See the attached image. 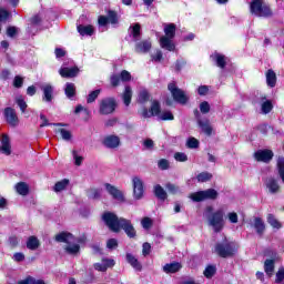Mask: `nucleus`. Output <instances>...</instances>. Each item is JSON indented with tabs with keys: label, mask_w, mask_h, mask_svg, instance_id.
<instances>
[{
	"label": "nucleus",
	"mask_w": 284,
	"mask_h": 284,
	"mask_svg": "<svg viewBox=\"0 0 284 284\" xmlns=\"http://www.w3.org/2000/svg\"><path fill=\"white\" fill-rule=\"evenodd\" d=\"M102 219L111 232H121V230H123L129 239L136 236V230H134L132 221L123 217L119 219V216L112 212L104 213Z\"/></svg>",
	"instance_id": "nucleus-1"
},
{
	"label": "nucleus",
	"mask_w": 284,
	"mask_h": 284,
	"mask_svg": "<svg viewBox=\"0 0 284 284\" xmlns=\"http://www.w3.org/2000/svg\"><path fill=\"white\" fill-rule=\"evenodd\" d=\"M204 216L211 227H213L214 232H221L225 226V221L223 217L225 216V210L219 209L214 212V207L206 206L204 210Z\"/></svg>",
	"instance_id": "nucleus-2"
},
{
	"label": "nucleus",
	"mask_w": 284,
	"mask_h": 284,
	"mask_svg": "<svg viewBox=\"0 0 284 284\" xmlns=\"http://www.w3.org/2000/svg\"><path fill=\"white\" fill-rule=\"evenodd\" d=\"M55 241L58 243H67V245L64 246V252L71 255L79 254V251L81 250L79 243H83V240L75 239L74 235L69 232H62L57 234Z\"/></svg>",
	"instance_id": "nucleus-3"
},
{
	"label": "nucleus",
	"mask_w": 284,
	"mask_h": 284,
	"mask_svg": "<svg viewBox=\"0 0 284 284\" xmlns=\"http://www.w3.org/2000/svg\"><path fill=\"white\" fill-rule=\"evenodd\" d=\"M176 36V26L174 23L164 24V36L160 38V45L163 50L174 52V37Z\"/></svg>",
	"instance_id": "nucleus-4"
},
{
	"label": "nucleus",
	"mask_w": 284,
	"mask_h": 284,
	"mask_svg": "<svg viewBox=\"0 0 284 284\" xmlns=\"http://www.w3.org/2000/svg\"><path fill=\"white\" fill-rule=\"evenodd\" d=\"M215 252L222 258H227L229 256H234L236 252H239V244L225 240L224 242L216 244Z\"/></svg>",
	"instance_id": "nucleus-5"
},
{
	"label": "nucleus",
	"mask_w": 284,
	"mask_h": 284,
	"mask_svg": "<svg viewBox=\"0 0 284 284\" xmlns=\"http://www.w3.org/2000/svg\"><path fill=\"white\" fill-rule=\"evenodd\" d=\"M250 12L254 17H272V9L263 3V0H252L250 3Z\"/></svg>",
	"instance_id": "nucleus-6"
},
{
	"label": "nucleus",
	"mask_w": 284,
	"mask_h": 284,
	"mask_svg": "<svg viewBox=\"0 0 284 284\" xmlns=\"http://www.w3.org/2000/svg\"><path fill=\"white\" fill-rule=\"evenodd\" d=\"M219 197V192L214 189H207L205 191H199L191 193L189 199H192L194 203H201V201H215Z\"/></svg>",
	"instance_id": "nucleus-7"
},
{
	"label": "nucleus",
	"mask_w": 284,
	"mask_h": 284,
	"mask_svg": "<svg viewBox=\"0 0 284 284\" xmlns=\"http://www.w3.org/2000/svg\"><path fill=\"white\" fill-rule=\"evenodd\" d=\"M168 89L171 92L174 101H176V103H181V105H185V103H187L190 97H187L185 91L179 89L176 87V83L174 82L169 83Z\"/></svg>",
	"instance_id": "nucleus-8"
},
{
	"label": "nucleus",
	"mask_w": 284,
	"mask_h": 284,
	"mask_svg": "<svg viewBox=\"0 0 284 284\" xmlns=\"http://www.w3.org/2000/svg\"><path fill=\"white\" fill-rule=\"evenodd\" d=\"M116 110V100L105 98L100 101V114H112Z\"/></svg>",
	"instance_id": "nucleus-9"
},
{
	"label": "nucleus",
	"mask_w": 284,
	"mask_h": 284,
	"mask_svg": "<svg viewBox=\"0 0 284 284\" xmlns=\"http://www.w3.org/2000/svg\"><path fill=\"white\" fill-rule=\"evenodd\" d=\"M132 185H133V197L135 201H141L143 199V194L145 193V189L143 186V180L139 176H134L132 179Z\"/></svg>",
	"instance_id": "nucleus-10"
},
{
	"label": "nucleus",
	"mask_w": 284,
	"mask_h": 284,
	"mask_svg": "<svg viewBox=\"0 0 284 284\" xmlns=\"http://www.w3.org/2000/svg\"><path fill=\"white\" fill-rule=\"evenodd\" d=\"M104 186L108 194H110V196H112L114 201H118L119 203H125V195H123L121 190H119L116 186L109 183L104 184Z\"/></svg>",
	"instance_id": "nucleus-11"
},
{
	"label": "nucleus",
	"mask_w": 284,
	"mask_h": 284,
	"mask_svg": "<svg viewBox=\"0 0 284 284\" xmlns=\"http://www.w3.org/2000/svg\"><path fill=\"white\" fill-rule=\"evenodd\" d=\"M55 134H59L62 141H72V132L65 129L63 123H53Z\"/></svg>",
	"instance_id": "nucleus-12"
},
{
	"label": "nucleus",
	"mask_w": 284,
	"mask_h": 284,
	"mask_svg": "<svg viewBox=\"0 0 284 284\" xmlns=\"http://www.w3.org/2000/svg\"><path fill=\"white\" fill-rule=\"evenodd\" d=\"M254 159L262 163H270L274 159V152L270 149L258 150L254 153Z\"/></svg>",
	"instance_id": "nucleus-13"
},
{
	"label": "nucleus",
	"mask_w": 284,
	"mask_h": 284,
	"mask_svg": "<svg viewBox=\"0 0 284 284\" xmlns=\"http://www.w3.org/2000/svg\"><path fill=\"white\" fill-rule=\"evenodd\" d=\"M257 103L261 105V110L263 114H270L274 108L271 100H267V95L261 94L257 98Z\"/></svg>",
	"instance_id": "nucleus-14"
},
{
	"label": "nucleus",
	"mask_w": 284,
	"mask_h": 284,
	"mask_svg": "<svg viewBox=\"0 0 284 284\" xmlns=\"http://www.w3.org/2000/svg\"><path fill=\"white\" fill-rule=\"evenodd\" d=\"M102 143L104 148H108L109 150H116V148L121 145V138L118 135H106Z\"/></svg>",
	"instance_id": "nucleus-15"
},
{
	"label": "nucleus",
	"mask_w": 284,
	"mask_h": 284,
	"mask_svg": "<svg viewBox=\"0 0 284 284\" xmlns=\"http://www.w3.org/2000/svg\"><path fill=\"white\" fill-rule=\"evenodd\" d=\"M161 114V104H159V102L153 101L151 104V109L150 111H148V109H144L142 111V116H144V119H150V116H160Z\"/></svg>",
	"instance_id": "nucleus-16"
},
{
	"label": "nucleus",
	"mask_w": 284,
	"mask_h": 284,
	"mask_svg": "<svg viewBox=\"0 0 284 284\" xmlns=\"http://www.w3.org/2000/svg\"><path fill=\"white\" fill-rule=\"evenodd\" d=\"M197 125L201 132H203V134H205L206 136H212V132H214V128H212V123H210V120L197 118Z\"/></svg>",
	"instance_id": "nucleus-17"
},
{
	"label": "nucleus",
	"mask_w": 284,
	"mask_h": 284,
	"mask_svg": "<svg viewBox=\"0 0 284 284\" xmlns=\"http://www.w3.org/2000/svg\"><path fill=\"white\" fill-rule=\"evenodd\" d=\"M4 118L9 125H12L13 128L19 125V116H17V112L14 111V109L7 108L4 110Z\"/></svg>",
	"instance_id": "nucleus-18"
},
{
	"label": "nucleus",
	"mask_w": 284,
	"mask_h": 284,
	"mask_svg": "<svg viewBox=\"0 0 284 284\" xmlns=\"http://www.w3.org/2000/svg\"><path fill=\"white\" fill-rule=\"evenodd\" d=\"M114 265H116V262H114V260L102 258L101 263H95L93 267L98 272H108V270H110V267H114Z\"/></svg>",
	"instance_id": "nucleus-19"
},
{
	"label": "nucleus",
	"mask_w": 284,
	"mask_h": 284,
	"mask_svg": "<svg viewBox=\"0 0 284 284\" xmlns=\"http://www.w3.org/2000/svg\"><path fill=\"white\" fill-rule=\"evenodd\" d=\"M59 74L64 78V79H72L74 77H77V74H79V68L78 67H62L59 70Z\"/></svg>",
	"instance_id": "nucleus-20"
},
{
	"label": "nucleus",
	"mask_w": 284,
	"mask_h": 284,
	"mask_svg": "<svg viewBox=\"0 0 284 284\" xmlns=\"http://www.w3.org/2000/svg\"><path fill=\"white\" fill-rule=\"evenodd\" d=\"M265 186L268 190L270 194H278L281 190V185L278 184V180L274 178H268L265 181Z\"/></svg>",
	"instance_id": "nucleus-21"
},
{
	"label": "nucleus",
	"mask_w": 284,
	"mask_h": 284,
	"mask_svg": "<svg viewBox=\"0 0 284 284\" xmlns=\"http://www.w3.org/2000/svg\"><path fill=\"white\" fill-rule=\"evenodd\" d=\"M1 154H6V156H10L12 154V149L10 146V138L3 134L1 138V145H0Z\"/></svg>",
	"instance_id": "nucleus-22"
},
{
	"label": "nucleus",
	"mask_w": 284,
	"mask_h": 284,
	"mask_svg": "<svg viewBox=\"0 0 284 284\" xmlns=\"http://www.w3.org/2000/svg\"><path fill=\"white\" fill-rule=\"evenodd\" d=\"M152 49V42L150 40H143L135 44V52H139L141 54H145L146 52H150Z\"/></svg>",
	"instance_id": "nucleus-23"
},
{
	"label": "nucleus",
	"mask_w": 284,
	"mask_h": 284,
	"mask_svg": "<svg viewBox=\"0 0 284 284\" xmlns=\"http://www.w3.org/2000/svg\"><path fill=\"white\" fill-rule=\"evenodd\" d=\"M126 262L135 270V272H141L143 270V266L141 265V262L132 254L128 253L126 254Z\"/></svg>",
	"instance_id": "nucleus-24"
},
{
	"label": "nucleus",
	"mask_w": 284,
	"mask_h": 284,
	"mask_svg": "<svg viewBox=\"0 0 284 284\" xmlns=\"http://www.w3.org/2000/svg\"><path fill=\"white\" fill-rule=\"evenodd\" d=\"M14 190L18 194H20V196H28V194H30V185H28L26 182H18L14 185Z\"/></svg>",
	"instance_id": "nucleus-25"
},
{
	"label": "nucleus",
	"mask_w": 284,
	"mask_h": 284,
	"mask_svg": "<svg viewBox=\"0 0 284 284\" xmlns=\"http://www.w3.org/2000/svg\"><path fill=\"white\" fill-rule=\"evenodd\" d=\"M182 267L183 266L181 265V263L173 262V263L165 264L163 266V272H165V274H176V272H179Z\"/></svg>",
	"instance_id": "nucleus-26"
},
{
	"label": "nucleus",
	"mask_w": 284,
	"mask_h": 284,
	"mask_svg": "<svg viewBox=\"0 0 284 284\" xmlns=\"http://www.w3.org/2000/svg\"><path fill=\"white\" fill-rule=\"evenodd\" d=\"M78 32L79 34H81V37H92V34H94V27H92L91 24H79Z\"/></svg>",
	"instance_id": "nucleus-27"
},
{
	"label": "nucleus",
	"mask_w": 284,
	"mask_h": 284,
	"mask_svg": "<svg viewBox=\"0 0 284 284\" xmlns=\"http://www.w3.org/2000/svg\"><path fill=\"white\" fill-rule=\"evenodd\" d=\"M266 84L268 88H276V72L274 70L270 69L266 71Z\"/></svg>",
	"instance_id": "nucleus-28"
},
{
	"label": "nucleus",
	"mask_w": 284,
	"mask_h": 284,
	"mask_svg": "<svg viewBox=\"0 0 284 284\" xmlns=\"http://www.w3.org/2000/svg\"><path fill=\"white\" fill-rule=\"evenodd\" d=\"M211 59H213L216 63L217 68H225L227 63V58L221 53H214L211 55Z\"/></svg>",
	"instance_id": "nucleus-29"
},
{
	"label": "nucleus",
	"mask_w": 284,
	"mask_h": 284,
	"mask_svg": "<svg viewBox=\"0 0 284 284\" xmlns=\"http://www.w3.org/2000/svg\"><path fill=\"white\" fill-rule=\"evenodd\" d=\"M41 245V242H39V239L37 236H30L27 240V248L34 251V250H39V246Z\"/></svg>",
	"instance_id": "nucleus-30"
},
{
	"label": "nucleus",
	"mask_w": 284,
	"mask_h": 284,
	"mask_svg": "<svg viewBox=\"0 0 284 284\" xmlns=\"http://www.w3.org/2000/svg\"><path fill=\"white\" fill-rule=\"evenodd\" d=\"M41 90L44 94L43 101H47L48 103H50V101H52V92H53L52 85L44 84L42 85Z\"/></svg>",
	"instance_id": "nucleus-31"
},
{
	"label": "nucleus",
	"mask_w": 284,
	"mask_h": 284,
	"mask_svg": "<svg viewBox=\"0 0 284 284\" xmlns=\"http://www.w3.org/2000/svg\"><path fill=\"white\" fill-rule=\"evenodd\" d=\"M253 227H255L256 232L261 235L265 232V222L261 217H254Z\"/></svg>",
	"instance_id": "nucleus-32"
},
{
	"label": "nucleus",
	"mask_w": 284,
	"mask_h": 284,
	"mask_svg": "<svg viewBox=\"0 0 284 284\" xmlns=\"http://www.w3.org/2000/svg\"><path fill=\"white\" fill-rule=\"evenodd\" d=\"M68 185H70V180L64 179L55 183V185L53 186V191L57 193L63 192V190H68Z\"/></svg>",
	"instance_id": "nucleus-33"
},
{
	"label": "nucleus",
	"mask_w": 284,
	"mask_h": 284,
	"mask_svg": "<svg viewBox=\"0 0 284 284\" xmlns=\"http://www.w3.org/2000/svg\"><path fill=\"white\" fill-rule=\"evenodd\" d=\"M64 92L68 99H72L74 98V94H77V87L74 85V83L68 82L65 84Z\"/></svg>",
	"instance_id": "nucleus-34"
},
{
	"label": "nucleus",
	"mask_w": 284,
	"mask_h": 284,
	"mask_svg": "<svg viewBox=\"0 0 284 284\" xmlns=\"http://www.w3.org/2000/svg\"><path fill=\"white\" fill-rule=\"evenodd\" d=\"M264 272L268 277L274 275V260H266L264 262Z\"/></svg>",
	"instance_id": "nucleus-35"
},
{
	"label": "nucleus",
	"mask_w": 284,
	"mask_h": 284,
	"mask_svg": "<svg viewBox=\"0 0 284 284\" xmlns=\"http://www.w3.org/2000/svg\"><path fill=\"white\" fill-rule=\"evenodd\" d=\"M124 105L132 103V88L125 87L124 93L122 94Z\"/></svg>",
	"instance_id": "nucleus-36"
},
{
	"label": "nucleus",
	"mask_w": 284,
	"mask_h": 284,
	"mask_svg": "<svg viewBox=\"0 0 284 284\" xmlns=\"http://www.w3.org/2000/svg\"><path fill=\"white\" fill-rule=\"evenodd\" d=\"M131 36L133 37V41L141 39V24L136 23L131 28Z\"/></svg>",
	"instance_id": "nucleus-37"
},
{
	"label": "nucleus",
	"mask_w": 284,
	"mask_h": 284,
	"mask_svg": "<svg viewBox=\"0 0 284 284\" xmlns=\"http://www.w3.org/2000/svg\"><path fill=\"white\" fill-rule=\"evenodd\" d=\"M277 172L280 179H282V182L284 183V158L278 156L277 159Z\"/></svg>",
	"instance_id": "nucleus-38"
},
{
	"label": "nucleus",
	"mask_w": 284,
	"mask_h": 284,
	"mask_svg": "<svg viewBox=\"0 0 284 284\" xmlns=\"http://www.w3.org/2000/svg\"><path fill=\"white\" fill-rule=\"evenodd\" d=\"M155 196L160 199L161 201H165L168 199V193L164 189L161 187V185H155L154 187Z\"/></svg>",
	"instance_id": "nucleus-39"
},
{
	"label": "nucleus",
	"mask_w": 284,
	"mask_h": 284,
	"mask_svg": "<svg viewBox=\"0 0 284 284\" xmlns=\"http://www.w3.org/2000/svg\"><path fill=\"white\" fill-rule=\"evenodd\" d=\"M267 223H270L275 230H281V227H283L281 222H278L273 214L267 215Z\"/></svg>",
	"instance_id": "nucleus-40"
},
{
	"label": "nucleus",
	"mask_w": 284,
	"mask_h": 284,
	"mask_svg": "<svg viewBox=\"0 0 284 284\" xmlns=\"http://www.w3.org/2000/svg\"><path fill=\"white\" fill-rule=\"evenodd\" d=\"M158 119H160V121H174V114H172L170 111H161Z\"/></svg>",
	"instance_id": "nucleus-41"
},
{
	"label": "nucleus",
	"mask_w": 284,
	"mask_h": 284,
	"mask_svg": "<svg viewBox=\"0 0 284 284\" xmlns=\"http://www.w3.org/2000/svg\"><path fill=\"white\" fill-rule=\"evenodd\" d=\"M196 180L199 183H207V181L212 180V175H211V173L202 172V173L197 174Z\"/></svg>",
	"instance_id": "nucleus-42"
},
{
	"label": "nucleus",
	"mask_w": 284,
	"mask_h": 284,
	"mask_svg": "<svg viewBox=\"0 0 284 284\" xmlns=\"http://www.w3.org/2000/svg\"><path fill=\"white\" fill-rule=\"evenodd\" d=\"M100 94H101V90L100 89L92 91L88 95L87 103H94L97 101V99H99Z\"/></svg>",
	"instance_id": "nucleus-43"
},
{
	"label": "nucleus",
	"mask_w": 284,
	"mask_h": 284,
	"mask_svg": "<svg viewBox=\"0 0 284 284\" xmlns=\"http://www.w3.org/2000/svg\"><path fill=\"white\" fill-rule=\"evenodd\" d=\"M102 192L103 191L101 189H90L88 191V196L89 199H101Z\"/></svg>",
	"instance_id": "nucleus-44"
},
{
	"label": "nucleus",
	"mask_w": 284,
	"mask_h": 284,
	"mask_svg": "<svg viewBox=\"0 0 284 284\" xmlns=\"http://www.w3.org/2000/svg\"><path fill=\"white\" fill-rule=\"evenodd\" d=\"M214 274H216V266H214V265L206 266V268L204 270V276L206 278H212V276H214Z\"/></svg>",
	"instance_id": "nucleus-45"
},
{
	"label": "nucleus",
	"mask_w": 284,
	"mask_h": 284,
	"mask_svg": "<svg viewBox=\"0 0 284 284\" xmlns=\"http://www.w3.org/2000/svg\"><path fill=\"white\" fill-rule=\"evenodd\" d=\"M284 281V266H280L275 273V283H283Z\"/></svg>",
	"instance_id": "nucleus-46"
},
{
	"label": "nucleus",
	"mask_w": 284,
	"mask_h": 284,
	"mask_svg": "<svg viewBox=\"0 0 284 284\" xmlns=\"http://www.w3.org/2000/svg\"><path fill=\"white\" fill-rule=\"evenodd\" d=\"M151 59L152 61H154L155 63H159L161 61H163V52L161 50H155L152 54H151Z\"/></svg>",
	"instance_id": "nucleus-47"
},
{
	"label": "nucleus",
	"mask_w": 284,
	"mask_h": 284,
	"mask_svg": "<svg viewBox=\"0 0 284 284\" xmlns=\"http://www.w3.org/2000/svg\"><path fill=\"white\" fill-rule=\"evenodd\" d=\"M153 221H152V219H150V217H143L142 220H141V225H142V227L144 229V230H150V227H152V225H153Z\"/></svg>",
	"instance_id": "nucleus-48"
},
{
	"label": "nucleus",
	"mask_w": 284,
	"mask_h": 284,
	"mask_svg": "<svg viewBox=\"0 0 284 284\" xmlns=\"http://www.w3.org/2000/svg\"><path fill=\"white\" fill-rule=\"evenodd\" d=\"M165 187L170 194H179V192H181V189L172 183H168Z\"/></svg>",
	"instance_id": "nucleus-49"
},
{
	"label": "nucleus",
	"mask_w": 284,
	"mask_h": 284,
	"mask_svg": "<svg viewBox=\"0 0 284 284\" xmlns=\"http://www.w3.org/2000/svg\"><path fill=\"white\" fill-rule=\"evenodd\" d=\"M146 101H150V93L145 90H142L139 94V102L145 103Z\"/></svg>",
	"instance_id": "nucleus-50"
},
{
	"label": "nucleus",
	"mask_w": 284,
	"mask_h": 284,
	"mask_svg": "<svg viewBox=\"0 0 284 284\" xmlns=\"http://www.w3.org/2000/svg\"><path fill=\"white\" fill-rule=\"evenodd\" d=\"M109 23H112V26H115V23H119V20L116 18V12L110 11L108 17H106Z\"/></svg>",
	"instance_id": "nucleus-51"
},
{
	"label": "nucleus",
	"mask_w": 284,
	"mask_h": 284,
	"mask_svg": "<svg viewBox=\"0 0 284 284\" xmlns=\"http://www.w3.org/2000/svg\"><path fill=\"white\" fill-rule=\"evenodd\" d=\"M186 145L191 150H194V149L199 148V140H196V138H191L187 140Z\"/></svg>",
	"instance_id": "nucleus-52"
},
{
	"label": "nucleus",
	"mask_w": 284,
	"mask_h": 284,
	"mask_svg": "<svg viewBox=\"0 0 284 284\" xmlns=\"http://www.w3.org/2000/svg\"><path fill=\"white\" fill-rule=\"evenodd\" d=\"M106 247L108 250H116V247H119V242L116 241V239H110L106 242Z\"/></svg>",
	"instance_id": "nucleus-53"
},
{
	"label": "nucleus",
	"mask_w": 284,
	"mask_h": 284,
	"mask_svg": "<svg viewBox=\"0 0 284 284\" xmlns=\"http://www.w3.org/2000/svg\"><path fill=\"white\" fill-rule=\"evenodd\" d=\"M17 103L21 110V112H26V109L28 108V103H26V100H23L22 97L17 98Z\"/></svg>",
	"instance_id": "nucleus-54"
},
{
	"label": "nucleus",
	"mask_w": 284,
	"mask_h": 284,
	"mask_svg": "<svg viewBox=\"0 0 284 284\" xmlns=\"http://www.w3.org/2000/svg\"><path fill=\"white\" fill-rule=\"evenodd\" d=\"M200 111L202 114H207L210 112V103L207 101L200 103Z\"/></svg>",
	"instance_id": "nucleus-55"
},
{
	"label": "nucleus",
	"mask_w": 284,
	"mask_h": 284,
	"mask_svg": "<svg viewBox=\"0 0 284 284\" xmlns=\"http://www.w3.org/2000/svg\"><path fill=\"white\" fill-rule=\"evenodd\" d=\"M227 219H229L230 223H233V224L239 223V214H236V212L227 213Z\"/></svg>",
	"instance_id": "nucleus-56"
},
{
	"label": "nucleus",
	"mask_w": 284,
	"mask_h": 284,
	"mask_svg": "<svg viewBox=\"0 0 284 284\" xmlns=\"http://www.w3.org/2000/svg\"><path fill=\"white\" fill-rule=\"evenodd\" d=\"M175 161H180L181 163H185L187 161V155L185 153L178 152L174 154Z\"/></svg>",
	"instance_id": "nucleus-57"
},
{
	"label": "nucleus",
	"mask_w": 284,
	"mask_h": 284,
	"mask_svg": "<svg viewBox=\"0 0 284 284\" xmlns=\"http://www.w3.org/2000/svg\"><path fill=\"white\" fill-rule=\"evenodd\" d=\"M8 19H10V12L6 9H0V21H8Z\"/></svg>",
	"instance_id": "nucleus-58"
},
{
	"label": "nucleus",
	"mask_w": 284,
	"mask_h": 284,
	"mask_svg": "<svg viewBox=\"0 0 284 284\" xmlns=\"http://www.w3.org/2000/svg\"><path fill=\"white\" fill-rule=\"evenodd\" d=\"M207 92H210V87L207 85H201L197 88V94H200V97H205Z\"/></svg>",
	"instance_id": "nucleus-59"
},
{
	"label": "nucleus",
	"mask_w": 284,
	"mask_h": 284,
	"mask_svg": "<svg viewBox=\"0 0 284 284\" xmlns=\"http://www.w3.org/2000/svg\"><path fill=\"white\" fill-rule=\"evenodd\" d=\"M72 155H73L75 165H81V163H83V156L79 155L77 151H73Z\"/></svg>",
	"instance_id": "nucleus-60"
},
{
	"label": "nucleus",
	"mask_w": 284,
	"mask_h": 284,
	"mask_svg": "<svg viewBox=\"0 0 284 284\" xmlns=\"http://www.w3.org/2000/svg\"><path fill=\"white\" fill-rule=\"evenodd\" d=\"M17 32H19V29L17 27H9L7 29V36H9L11 39L17 37Z\"/></svg>",
	"instance_id": "nucleus-61"
},
{
	"label": "nucleus",
	"mask_w": 284,
	"mask_h": 284,
	"mask_svg": "<svg viewBox=\"0 0 284 284\" xmlns=\"http://www.w3.org/2000/svg\"><path fill=\"white\" fill-rule=\"evenodd\" d=\"M13 261H16V263H21V262L26 261V255L21 252L14 253Z\"/></svg>",
	"instance_id": "nucleus-62"
},
{
	"label": "nucleus",
	"mask_w": 284,
	"mask_h": 284,
	"mask_svg": "<svg viewBox=\"0 0 284 284\" xmlns=\"http://www.w3.org/2000/svg\"><path fill=\"white\" fill-rule=\"evenodd\" d=\"M151 250H152V245H150V243H148V242L144 243L142 245V254H143V256H148L150 254Z\"/></svg>",
	"instance_id": "nucleus-63"
},
{
	"label": "nucleus",
	"mask_w": 284,
	"mask_h": 284,
	"mask_svg": "<svg viewBox=\"0 0 284 284\" xmlns=\"http://www.w3.org/2000/svg\"><path fill=\"white\" fill-rule=\"evenodd\" d=\"M18 284H34V277L28 276L27 278L19 281Z\"/></svg>",
	"instance_id": "nucleus-64"
}]
</instances>
